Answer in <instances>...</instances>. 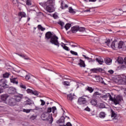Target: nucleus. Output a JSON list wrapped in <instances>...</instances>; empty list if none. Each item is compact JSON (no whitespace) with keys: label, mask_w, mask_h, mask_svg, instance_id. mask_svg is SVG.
<instances>
[{"label":"nucleus","mask_w":126,"mask_h":126,"mask_svg":"<svg viewBox=\"0 0 126 126\" xmlns=\"http://www.w3.org/2000/svg\"><path fill=\"white\" fill-rule=\"evenodd\" d=\"M40 5L46 8L47 11L50 13L54 12V9H53V6L54 5V1L53 0H48L45 2H40Z\"/></svg>","instance_id":"1"},{"label":"nucleus","mask_w":126,"mask_h":126,"mask_svg":"<svg viewBox=\"0 0 126 126\" xmlns=\"http://www.w3.org/2000/svg\"><path fill=\"white\" fill-rule=\"evenodd\" d=\"M50 43L55 45V46H57V47H60V43L59 42V37L56 36L55 34L50 39Z\"/></svg>","instance_id":"2"},{"label":"nucleus","mask_w":126,"mask_h":126,"mask_svg":"<svg viewBox=\"0 0 126 126\" xmlns=\"http://www.w3.org/2000/svg\"><path fill=\"white\" fill-rule=\"evenodd\" d=\"M84 97H87L89 99L90 98L88 95H83L82 97H79L78 100V102L79 105H84V104H86L87 101H86V98H84Z\"/></svg>","instance_id":"3"},{"label":"nucleus","mask_w":126,"mask_h":126,"mask_svg":"<svg viewBox=\"0 0 126 126\" xmlns=\"http://www.w3.org/2000/svg\"><path fill=\"white\" fill-rule=\"evenodd\" d=\"M52 112V108L48 107L47 110V112L46 113V114L48 115V121H49V123L52 124L53 122L54 121V118H53V116L52 115H50L49 113Z\"/></svg>","instance_id":"4"},{"label":"nucleus","mask_w":126,"mask_h":126,"mask_svg":"<svg viewBox=\"0 0 126 126\" xmlns=\"http://www.w3.org/2000/svg\"><path fill=\"white\" fill-rule=\"evenodd\" d=\"M6 104H8L10 106H15L16 105V102L14 98L10 97L8 100L6 102Z\"/></svg>","instance_id":"5"},{"label":"nucleus","mask_w":126,"mask_h":126,"mask_svg":"<svg viewBox=\"0 0 126 126\" xmlns=\"http://www.w3.org/2000/svg\"><path fill=\"white\" fill-rule=\"evenodd\" d=\"M122 100H123V97L121 96L117 95L116 97H114L113 102L115 105H118V104H120V103L122 102Z\"/></svg>","instance_id":"6"},{"label":"nucleus","mask_w":126,"mask_h":126,"mask_svg":"<svg viewBox=\"0 0 126 126\" xmlns=\"http://www.w3.org/2000/svg\"><path fill=\"white\" fill-rule=\"evenodd\" d=\"M9 97V95L7 94H3L0 95V98L1 100V101L4 102V103H5V104H6V102H7V101H8L7 98Z\"/></svg>","instance_id":"7"},{"label":"nucleus","mask_w":126,"mask_h":126,"mask_svg":"<svg viewBox=\"0 0 126 126\" xmlns=\"http://www.w3.org/2000/svg\"><path fill=\"white\" fill-rule=\"evenodd\" d=\"M55 34V33L51 32H48L45 33V39H47L48 40H49V39H51L52 37Z\"/></svg>","instance_id":"8"},{"label":"nucleus","mask_w":126,"mask_h":126,"mask_svg":"<svg viewBox=\"0 0 126 126\" xmlns=\"http://www.w3.org/2000/svg\"><path fill=\"white\" fill-rule=\"evenodd\" d=\"M118 41L116 40L113 41L111 45L112 49H113V50H117V49H118Z\"/></svg>","instance_id":"9"},{"label":"nucleus","mask_w":126,"mask_h":126,"mask_svg":"<svg viewBox=\"0 0 126 126\" xmlns=\"http://www.w3.org/2000/svg\"><path fill=\"white\" fill-rule=\"evenodd\" d=\"M8 92L9 94H14L16 93V89L13 87H10L8 88Z\"/></svg>","instance_id":"10"},{"label":"nucleus","mask_w":126,"mask_h":126,"mask_svg":"<svg viewBox=\"0 0 126 126\" xmlns=\"http://www.w3.org/2000/svg\"><path fill=\"white\" fill-rule=\"evenodd\" d=\"M0 86H1V87H3L4 89H5V88H8V85L5 84V82H4V80L3 79L0 80Z\"/></svg>","instance_id":"11"},{"label":"nucleus","mask_w":126,"mask_h":126,"mask_svg":"<svg viewBox=\"0 0 126 126\" xmlns=\"http://www.w3.org/2000/svg\"><path fill=\"white\" fill-rule=\"evenodd\" d=\"M23 95L21 94H17L15 95V98H14L16 103V102H20L21 99H22Z\"/></svg>","instance_id":"12"},{"label":"nucleus","mask_w":126,"mask_h":126,"mask_svg":"<svg viewBox=\"0 0 126 126\" xmlns=\"http://www.w3.org/2000/svg\"><path fill=\"white\" fill-rule=\"evenodd\" d=\"M18 16H20L21 18H19V21H21L22 17H26V13L24 12H20L18 13Z\"/></svg>","instance_id":"13"},{"label":"nucleus","mask_w":126,"mask_h":126,"mask_svg":"<svg viewBox=\"0 0 126 126\" xmlns=\"http://www.w3.org/2000/svg\"><path fill=\"white\" fill-rule=\"evenodd\" d=\"M117 61L119 63H125L126 65V57L124 59H124L122 57H119Z\"/></svg>","instance_id":"14"},{"label":"nucleus","mask_w":126,"mask_h":126,"mask_svg":"<svg viewBox=\"0 0 126 126\" xmlns=\"http://www.w3.org/2000/svg\"><path fill=\"white\" fill-rule=\"evenodd\" d=\"M79 65L80 66V67H85L86 65H85V63L84 61L81 59H80L79 60V63H78Z\"/></svg>","instance_id":"15"},{"label":"nucleus","mask_w":126,"mask_h":126,"mask_svg":"<svg viewBox=\"0 0 126 126\" xmlns=\"http://www.w3.org/2000/svg\"><path fill=\"white\" fill-rule=\"evenodd\" d=\"M91 71H93V72H102L103 71V69L101 68H93L91 69Z\"/></svg>","instance_id":"16"},{"label":"nucleus","mask_w":126,"mask_h":126,"mask_svg":"<svg viewBox=\"0 0 126 126\" xmlns=\"http://www.w3.org/2000/svg\"><path fill=\"white\" fill-rule=\"evenodd\" d=\"M78 31V26H73L71 28V32L73 33H76Z\"/></svg>","instance_id":"17"},{"label":"nucleus","mask_w":126,"mask_h":126,"mask_svg":"<svg viewBox=\"0 0 126 126\" xmlns=\"http://www.w3.org/2000/svg\"><path fill=\"white\" fill-rule=\"evenodd\" d=\"M96 61L99 64H103L104 63V60H103V59H102V58L100 57L96 58Z\"/></svg>","instance_id":"18"},{"label":"nucleus","mask_w":126,"mask_h":126,"mask_svg":"<svg viewBox=\"0 0 126 126\" xmlns=\"http://www.w3.org/2000/svg\"><path fill=\"white\" fill-rule=\"evenodd\" d=\"M65 119V118H64V117H63V116H62L61 119H60L59 120H58L57 121V124H63V123H64V120Z\"/></svg>","instance_id":"19"},{"label":"nucleus","mask_w":126,"mask_h":126,"mask_svg":"<svg viewBox=\"0 0 126 126\" xmlns=\"http://www.w3.org/2000/svg\"><path fill=\"white\" fill-rule=\"evenodd\" d=\"M10 82L11 83H13V84H18V80H17V78L10 79Z\"/></svg>","instance_id":"20"},{"label":"nucleus","mask_w":126,"mask_h":126,"mask_svg":"<svg viewBox=\"0 0 126 126\" xmlns=\"http://www.w3.org/2000/svg\"><path fill=\"white\" fill-rule=\"evenodd\" d=\"M104 62L106 64H108V65H110L111 63H112V60L110 58H107L105 59L104 60Z\"/></svg>","instance_id":"21"},{"label":"nucleus","mask_w":126,"mask_h":126,"mask_svg":"<svg viewBox=\"0 0 126 126\" xmlns=\"http://www.w3.org/2000/svg\"><path fill=\"white\" fill-rule=\"evenodd\" d=\"M86 91H88L90 93H92L94 91V89L91 87H88L86 88Z\"/></svg>","instance_id":"22"},{"label":"nucleus","mask_w":126,"mask_h":126,"mask_svg":"<svg viewBox=\"0 0 126 126\" xmlns=\"http://www.w3.org/2000/svg\"><path fill=\"white\" fill-rule=\"evenodd\" d=\"M123 46H124V42L120 41L118 42L117 49H122L123 48Z\"/></svg>","instance_id":"23"},{"label":"nucleus","mask_w":126,"mask_h":126,"mask_svg":"<svg viewBox=\"0 0 126 126\" xmlns=\"http://www.w3.org/2000/svg\"><path fill=\"white\" fill-rule=\"evenodd\" d=\"M37 28L38 30L40 31H45L46 30V28L42 27L41 25H38Z\"/></svg>","instance_id":"24"},{"label":"nucleus","mask_w":126,"mask_h":126,"mask_svg":"<svg viewBox=\"0 0 126 126\" xmlns=\"http://www.w3.org/2000/svg\"><path fill=\"white\" fill-rule=\"evenodd\" d=\"M99 117L101 119H104L106 117V113L104 112H101L99 114Z\"/></svg>","instance_id":"25"},{"label":"nucleus","mask_w":126,"mask_h":126,"mask_svg":"<svg viewBox=\"0 0 126 126\" xmlns=\"http://www.w3.org/2000/svg\"><path fill=\"white\" fill-rule=\"evenodd\" d=\"M68 11L70 13H72V14H75V13L76 12H75V11H74V9H73L72 7H69Z\"/></svg>","instance_id":"26"},{"label":"nucleus","mask_w":126,"mask_h":126,"mask_svg":"<svg viewBox=\"0 0 126 126\" xmlns=\"http://www.w3.org/2000/svg\"><path fill=\"white\" fill-rule=\"evenodd\" d=\"M100 95H101V94L99 92H95L94 93L93 96L94 98H97V96H100Z\"/></svg>","instance_id":"27"},{"label":"nucleus","mask_w":126,"mask_h":126,"mask_svg":"<svg viewBox=\"0 0 126 126\" xmlns=\"http://www.w3.org/2000/svg\"><path fill=\"white\" fill-rule=\"evenodd\" d=\"M16 55H18V56H19V57H21V58H23V59H25V60H28V58H27V56L23 54H19L18 53H16Z\"/></svg>","instance_id":"28"},{"label":"nucleus","mask_w":126,"mask_h":126,"mask_svg":"<svg viewBox=\"0 0 126 126\" xmlns=\"http://www.w3.org/2000/svg\"><path fill=\"white\" fill-rule=\"evenodd\" d=\"M70 27H71V24L68 23L66 24L64 26V28L66 31H67V30H68Z\"/></svg>","instance_id":"29"},{"label":"nucleus","mask_w":126,"mask_h":126,"mask_svg":"<svg viewBox=\"0 0 126 126\" xmlns=\"http://www.w3.org/2000/svg\"><path fill=\"white\" fill-rule=\"evenodd\" d=\"M111 118L117 117V113H115V111H114L113 109H111Z\"/></svg>","instance_id":"30"},{"label":"nucleus","mask_w":126,"mask_h":126,"mask_svg":"<svg viewBox=\"0 0 126 126\" xmlns=\"http://www.w3.org/2000/svg\"><path fill=\"white\" fill-rule=\"evenodd\" d=\"M100 97L101 98H102V99H108V98H109V93L103 95H101Z\"/></svg>","instance_id":"31"},{"label":"nucleus","mask_w":126,"mask_h":126,"mask_svg":"<svg viewBox=\"0 0 126 126\" xmlns=\"http://www.w3.org/2000/svg\"><path fill=\"white\" fill-rule=\"evenodd\" d=\"M78 31H79V32H84L85 31V28L84 27L79 28V26H78Z\"/></svg>","instance_id":"32"},{"label":"nucleus","mask_w":126,"mask_h":126,"mask_svg":"<svg viewBox=\"0 0 126 126\" xmlns=\"http://www.w3.org/2000/svg\"><path fill=\"white\" fill-rule=\"evenodd\" d=\"M67 99L70 101H72V100H73V96H72V94H70L67 95Z\"/></svg>","instance_id":"33"},{"label":"nucleus","mask_w":126,"mask_h":126,"mask_svg":"<svg viewBox=\"0 0 126 126\" xmlns=\"http://www.w3.org/2000/svg\"><path fill=\"white\" fill-rule=\"evenodd\" d=\"M108 98H109V100L112 101V102H114L115 100V97H112V95H111V94L109 93L108 94Z\"/></svg>","instance_id":"34"},{"label":"nucleus","mask_w":126,"mask_h":126,"mask_svg":"<svg viewBox=\"0 0 126 126\" xmlns=\"http://www.w3.org/2000/svg\"><path fill=\"white\" fill-rule=\"evenodd\" d=\"M10 75L9 73L6 72L3 74V76L4 78H8Z\"/></svg>","instance_id":"35"},{"label":"nucleus","mask_w":126,"mask_h":126,"mask_svg":"<svg viewBox=\"0 0 126 126\" xmlns=\"http://www.w3.org/2000/svg\"><path fill=\"white\" fill-rule=\"evenodd\" d=\"M91 103L93 106H96V105H97V101L94 100H92L91 101Z\"/></svg>","instance_id":"36"},{"label":"nucleus","mask_w":126,"mask_h":126,"mask_svg":"<svg viewBox=\"0 0 126 126\" xmlns=\"http://www.w3.org/2000/svg\"><path fill=\"white\" fill-rule=\"evenodd\" d=\"M99 108H100V109H104V108H106V106L104 103H100Z\"/></svg>","instance_id":"37"},{"label":"nucleus","mask_w":126,"mask_h":126,"mask_svg":"<svg viewBox=\"0 0 126 126\" xmlns=\"http://www.w3.org/2000/svg\"><path fill=\"white\" fill-rule=\"evenodd\" d=\"M32 95H35V96H38L39 95V93H38L36 91H32Z\"/></svg>","instance_id":"38"},{"label":"nucleus","mask_w":126,"mask_h":126,"mask_svg":"<svg viewBox=\"0 0 126 126\" xmlns=\"http://www.w3.org/2000/svg\"><path fill=\"white\" fill-rule=\"evenodd\" d=\"M63 85L65 86H70V84L67 81H64L63 83Z\"/></svg>","instance_id":"39"},{"label":"nucleus","mask_w":126,"mask_h":126,"mask_svg":"<svg viewBox=\"0 0 126 126\" xmlns=\"http://www.w3.org/2000/svg\"><path fill=\"white\" fill-rule=\"evenodd\" d=\"M58 24H59V25H61V27L63 28V25H64V23H63V21H60L58 22Z\"/></svg>","instance_id":"40"},{"label":"nucleus","mask_w":126,"mask_h":126,"mask_svg":"<svg viewBox=\"0 0 126 126\" xmlns=\"http://www.w3.org/2000/svg\"><path fill=\"white\" fill-rule=\"evenodd\" d=\"M31 77V74L29 73L28 74L26 75V79L27 80H29L30 79V77Z\"/></svg>","instance_id":"41"},{"label":"nucleus","mask_w":126,"mask_h":126,"mask_svg":"<svg viewBox=\"0 0 126 126\" xmlns=\"http://www.w3.org/2000/svg\"><path fill=\"white\" fill-rule=\"evenodd\" d=\"M27 5H31L32 3H31V1L30 0H26V1Z\"/></svg>","instance_id":"42"},{"label":"nucleus","mask_w":126,"mask_h":126,"mask_svg":"<svg viewBox=\"0 0 126 126\" xmlns=\"http://www.w3.org/2000/svg\"><path fill=\"white\" fill-rule=\"evenodd\" d=\"M25 104H26V105H31V100L30 99L27 100Z\"/></svg>","instance_id":"43"},{"label":"nucleus","mask_w":126,"mask_h":126,"mask_svg":"<svg viewBox=\"0 0 126 126\" xmlns=\"http://www.w3.org/2000/svg\"><path fill=\"white\" fill-rule=\"evenodd\" d=\"M31 111V109H24L23 110V111L24 113H30Z\"/></svg>","instance_id":"44"},{"label":"nucleus","mask_w":126,"mask_h":126,"mask_svg":"<svg viewBox=\"0 0 126 126\" xmlns=\"http://www.w3.org/2000/svg\"><path fill=\"white\" fill-rule=\"evenodd\" d=\"M105 44H106L107 46H110V43H111V40L110 39H108L106 41H105Z\"/></svg>","instance_id":"45"},{"label":"nucleus","mask_w":126,"mask_h":126,"mask_svg":"<svg viewBox=\"0 0 126 126\" xmlns=\"http://www.w3.org/2000/svg\"><path fill=\"white\" fill-rule=\"evenodd\" d=\"M63 49H64V50H65V51H70L69 48H68V47L65 46V45L63 46Z\"/></svg>","instance_id":"46"},{"label":"nucleus","mask_w":126,"mask_h":126,"mask_svg":"<svg viewBox=\"0 0 126 126\" xmlns=\"http://www.w3.org/2000/svg\"><path fill=\"white\" fill-rule=\"evenodd\" d=\"M70 53L72 54V55H74V56H77L78 55L77 52H75L72 50L70 51Z\"/></svg>","instance_id":"47"},{"label":"nucleus","mask_w":126,"mask_h":126,"mask_svg":"<svg viewBox=\"0 0 126 126\" xmlns=\"http://www.w3.org/2000/svg\"><path fill=\"white\" fill-rule=\"evenodd\" d=\"M40 102H41V106H44L45 104H46V102L43 99H40Z\"/></svg>","instance_id":"48"},{"label":"nucleus","mask_w":126,"mask_h":126,"mask_svg":"<svg viewBox=\"0 0 126 126\" xmlns=\"http://www.w3.org/2000/svg\"><path fill=\"white\" fill-rule=\"evenodd\" d=\"M94 43H97V42L99 41V38H98V37H94Z\"/></svg>","instance_id":"49"},{"label":"nucleus","mask_w":126,"mask_h":126,"mask_svg":"<svg viewBox=\"0 0 126 126\" xmlns=\"http://www.w3.org/2000/svg\"><path fill=\"white\" fill-rule=\"evenodd\" d=\"M56 110H57V107H56V106H53L52 107V113H55V111H56Z\"/></svg>","instance_id":"50"},{"label":"nucleus","mask_w":126,"mask_h":126,"mask_svg":"<svg viewBox=\"0 0 126 126\" xmlns=\"http://www.w3.org/2000/svg\"><path fill=\"white\" fill-rule=\"evenodd\" d=\"M20 87L21 88H23V89H26V86L24 85H21Z\"/></svg>","instance_id":"51"},{"label":"nucleus","mask_w":126,"mask_h":126,"mask_svg":"<svg viewBox=\"0 0 126 126\" xmlns=\"http://www.w3.org/2000/svg\"><path fill=\"white\" fill-rule=\"evenodd\" d=\"M13 3L14 4H17V3H18V0H13Z\"/></svg>","instance_id":"52"},{"label":"nucleus","mask_w":126,"mask_h":126,"mask_svg":"<svg viewBox=\"0 0 126 126\" xmlns=\"http://www.w3.org/2000/svg\"><path fill=\"white\" fill-rule=\"evenodd\" d=\"M108 72L110 74H113V73H114V70L110 69L109 70H108Z\"/></svg>","instance_id":"53"},{"label":"nucleus","mask_w":126,"mask_h":126,"mask_svg":"<svg viewBox=\"0 0 126 126\" xmlns=\"http://www.w3.org/2000/svg\"><path fill=\"white\" fill-rule=\"evenodd\" d=\"M27 93L29 94V93H32V90H30L29 89H28L27 90Z\"/></svg>","instance_id":"54"},{"label":"nucleus","mask_w":126,"mask_h":126,"mask_svg":"<svg viewBox=\"0 0 126 126\" xmlns=\"http://www.w3.org/2000/svg\"><path fill=\"white\" fill-rule=\"evenodd\" d=\"M87 60L89 63L93 62V60H92V58H89V57H88Z\"/></svg>","instance_id":"55"},{"label":"nucleus","mask_w":126,"mask_h":126,"mask_svg":"<svg viewBox=\"0 0 126 126\" xmlns=\"http://www.w3.org/2000/svg\"><path fill=\"white\" fill-rule=\"evenodd\" d=\"M66 126H72V125H71V123H70V122H68L66 123Z\"/></svg>","instance_id":"56"},{"label":"nucleus","mask_w":126,"mask_h":126,"mask_svg":"<svg viewBox=\"0 0 126 126\" xmlns=\"http://www.w3.org/2000/svg\"><path fill=\"white\" fill-rule=\"evenodd\" d=\"M85 111H87L88 112H90L91 109L89 108V107H87L85 109Z\"/></svg>","instance_id":"57"},{"label":"nucleus","mask_w":126,"mask_h":126,"mask_svg":"<svg viewBox=\"0 0 126 126\" xmlns=\"http://www.w3.org/2000/svg\"><path fill=\"white\" fill-rule=\"evenodd\" d=\"M63 2L62 1V2H61V8H62V9H64V7L63 6Z\"/></svg>","instance_id":"58"},{"label":"nucleus","mask_w":126,"mask_h":126,"mask_svg":"<svg viewBox=\"0 0 126 126\" xmlns=\"http://www.w3.org/2000/svg\"><path fill=\"white\" fill-rule=\"evenodd\" d=\"M46 115H47V114H46V113H45V114L43 113L42 114L41 117H42V118H46Z\"/></svg>","instance_id":"59"},{"label":"nucleus","mask_w":126,"mask_h":126,"mask_svg":"<svg viewBox=\"0 0 126 126\" xmlns=\"http://www.w3.org/2000/svg\"><path fill=\"white\" fill-rule=\"evenodd\" d=\"M90 12V9H87V10H84V12Z\"/></svg>","instance_id":"60"},{"label":"nucleus","mask_w":126,"mask_h":126,"mask_svg":"<svg viewBox=\"0 0 126 126\" xmlns=\"http://www.w3.org/2000/svg\"><path fill=\"white\" fill-rule=\"evenodd\" d=\"M97 0H89V1L91 2H95Z\"/></svg>","instance_id":"61"},{"label":"nucleus","mask_w":126,"mask_h":126,"mask_svg":"<svg viewBox=\"0 0 126 126\" xmlns=\"http://www.w3.org/2000/svg\"><path fill=\"white\" fill-rule=\"evenodd\" d=\"M3 93V89L0 88V94Z\"/></svg>","instance_id":"62"},{"label":"nucleus","mask_w":126,"mask_h":126,"mask_svg":"<svg viewBox=\"0 0 126 126\" xmlns=\"http://www.w3.org/2000/svg\"><path fill=\"white\" fill-rule=\"evenodd\" d=\"M83 57H84V58H85V59L86 60L88 59V57H87L86 55H83Z\"/></svg>","instance_id":"63"},{"label":"nucleus","mask_w":126,"mask_h":126,"mask_svg":"<svg viewBox=\"0 0 126 126\" xmlns=\"http://www.w3.org/2000/svg\"><path fill=\"white\" fill-rule=\"evenodd\" d=\"M125 67H126L125 65H122V66H121V68H125Z\"/></svg>","instance_id":"64"}]
</instances>
